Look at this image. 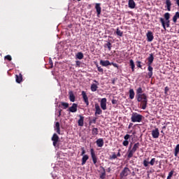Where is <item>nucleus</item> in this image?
Wrapping results in <instances>:
<instances>
[{
  "label": "nucleus",
  "instance_id": "obj_1",
  "mask_svg": "<svg viewBox=\"0 0 179 179\" xmlns=\"http://www.w3.org/2000/svg\"><path fill=\"white\" fill-rule=\"evenodd\" d=\"M137 101L141 103L142 110H146L148 107V95L146 94H143L138 96H136Z\"/></svg>",
  "mask_w": 179,
  "mask_h": 179
},
{
  "label": "nucleus",
  "instance_id": "obj_2",
  "mask_svg": "<svg viewBox=\"0 0 179 179\" xmlns=\"http://www.w3.org/2000/svg\"><path fill=\"white\" fill-rule=\"evenodd\" d=\"M148 78H152L153 76V67H152V64H153V61H155V57L153 56V54H150L149 57H148Z\"/></svg>",
  "mask_w": 179,
  "mask_h": 179
},
{
  "label": "nucleus",
  "instance_id": "obj_3",
  "mask_svg": "<svg viewBox=\"0 0 179 179\" xmlns=\"http://www.w3.org/2000/svg\"><path fill=\"white\" fill-rule=\"evenodd\" d=\"M141 144H139V143H136L134 145L132 149L129 148L128 150V155H127V157L128 159H131V157H132L135 153V152H136V150H138V149H139V146Z\"/></svg>",
  "mask_w": 179,
  "mask_h": 179
},
{
  "label": "nucleus",
  "instance_id": "obj_4",
  "mask_svg": "<svg viewBox=\"0 0 179 179\" xmlns=\"http://www.w3.org/2000/svg\"><path fill=\"white\" fill-rule=\"evenodd\" d=\"M143 116L138 113H133L131 114V122H141Z\"/></svg>",
  "mask_w": 179,
  "mask_h": 179
},
{
  "label": "nucleus",
  "instance_id": "obj_5",
  "mask_svg": "<svg viewBox=\"0 0 179 179\" xmlns=\"http://www.w3.org/2000/svg\"><path fill=\"white\" fill-rule=\"evenodd\" d=\"M99 64L102 66H109V65H113L115 68H118V64H117V63L110 62L108 60H100Z\"/></svg>",
  "mask_w": 179,
  "mask_h": 179
},
{
  "label": "nucleus",
  "instance_id": "obj_6",
  "mask_svg": "<svg viewBox=\"0 0 179 179\" xmlns=\"http://www.w3.org/2000/svg\"><path fill=\"white\" fill-rule=\"evenodd\" d=\"M159 21L162 23V27L164 30H166V27H170V20H166V22H164V18L160 17Z\"/></svg>",
  "mask_w": 179,
  "mask_h": 179
},
{
  "label": "nucleus",
  "instance_id": "obj_7",
  "mask_svg": "<svg viewBox=\"0 0 179 179\" xmlns=\"http://www.w3.org/2000/svg\"><path fill=\"white\" fill-rule=\"evenodd\" d=\"M151 135L154 139H157V138L160 136V131H159V129L155 128V129H152L151 131Z\"/></svg>",
  "mask_w": 179,
  "mask_h": 179
},
{
  "label": "nucleus",
  "instance_id": "obj_8",
  "mask_svg": "<svg viewBox=\"0 0 179 179\" xmlns=\"http://www.w3.org/2000/svg\"><path fill=\"white\" fill-rule=\"evenodd\" d=\"M100 106H101V108H102L103 110H107V99L106 98H103L101 100Z\"/></svg>",
  "mask_w": 179,
  "mask_h": 179
},
{
  "label": "nucleus",
  "instance_id": "obj_9",
  "mask_svg": "<svg viewBox=\"0 0 179 179\" xmlns=\"http://www.w3.org/2000/svg\"><path fill=\"white\" fill-rule=\"evenodd\" d=\"M129 173H131V171L129 170V169L128 167H125L121 172L120 173V176L121 177H127L128 174H129Z\"/></svg>",
  "mask_w": 179,
  "mask_h": 179
},
{
  "label": "nucleus",
  "instance_id": "obj_10",
  "mask_svg": "<svg viewBox=\"0 0 179 179\" xmlns=\"http://www.w3.org/2000/svg\"><path fill=\"white\" fill-rule=\"evenodd\" d=\"M101 114H103V110L100 108L99 103H96L94 115H100Z\"/></svg>",
  "mask_w": 179,
  "mask_h": 179
},
{
  "label": "nucleus",
  "instance_id": "obj_11",
  "mask_svg": "<svg viewBox=\"0 0 179 179\" xmlns=\"http://www.w3.org/2000/svg\"><path fill=\"white\" fill-rule=\"evenodd\" d=\"M146 37L147 41H148L149 43L153 41V38H155V36H153V32L148 31L146 34Z\"/></svg>",
  "mask_w": 179,
  "mask_h": 179
},
{
  "label": "nucleus",
  "instance_id": "obj_12",
  "mask_svg": "<svg viewBox=\"0 0 179 179\" xmlns=\"http://www.w3.org/2000/svg\"><path fill=\"white\" fill-rule=\"evenodd\" d=\"M52 141L53 142V146H57V143L59 141V137L57 134H54L52 137Z\"/></svg>",
  "mask_w": 179,
  "mask_h": 179
},
{
  "label": "nucleus",
  "instance_id": "obj_13",
  "mask_svg": "<svg viewBox=\"0 0 179 179\" xmlns=\"http://www.w3.org/2000/svg\"><path fill=\"white\" fill-rule=\"evenodd\" d=\"M91 157L92 159V162L94 164H96L97 163V157L96 156V153H94V150L91 149Z\"/></svg>",
  "mask_w": 179,
  "mask_h": 179
},
{
  "label": "nucleus",
  "instance_id": "obj_14",
  "mask_svg": "<svg viewBox=\"0 0 179 179\" xmlns=\"http://www.w3.org/2000/svg\"><path fill=\"white\" fill-rule=\"evenodd\" d=\"M82 96H83V99L84 102L85 103L86 106H89V98L87 97V95L86 94V92L82 91Z\"/></svg>",
  "mask_w": 179,
  "mask_h": 179
},
{
  "label": "nucleus",
  "instance_id": "obj_15",
  "mask_svg": "<svg viewBox=\"0 0 179 179\" xmlns=\"http://www.w3.org/2000/svg\"><path fill=\"white\" fill-rule=\"evenodd\" d=\"M100 3H96L95 4V9L96 10V13H97V16L99 17V16H100L101 13V6H100Z\"/></svg>",
  "mask_w": 179,
  "mask_h": 179
},
{
  "label": "nucleus",
  "instance_id": "obj_16",
  "mask_svg": "<svg viewBox=\"0 0 179 179\" xmlns=\"http://www.w3.org/2000/svg\"><path fill=\"white\" fill-rule=\"evenodd\" d=\"M70 113H76L78 111V104L73 103L72 106L69 108Z\"/></svg>",
  "mask_w": 179,
  "mask_h": 179
},
{
  "label": "nucleus",
  "instance_id": "obj_17",
  "mask_svg": "<svg viewBox=\"0 0 179 179\" xmlns=\"http://www.w3.org/2000/svg\"><path fill=\"white\" fill-rule=\"evenodd\" d=\"M96 143L98 148H103L104 146V140L103 138H99L96 140Z\"/></svg>",
  "mask_w": 179,
  "mask_h": 179
},
{
  "label": "nucleus",
  "instance_id": "obj_18",
  "mask_svg": "<svg viewBox=\"0 0 179 179\" xmlns=\"http://www.w3.org/2000/svg\"><path fill=\"white\" fill-rule=\"evenodd\" d=\"M165 3H166L165 8H166L167 10L170 12V10H171V5H172L171 0H166Z\"/></svg>",
  "mask_w": 179,
  "mask_h": 179
},
{
  "label": "nucleus",
  "instance_id": "obj_19",
  "mask_svg": "<svg viewBox=\"0 0 179 179\" xmlns=\"http://www.w3.org/2000/svg\"><path fill=\"white\" fill-rule=\"evenodd\" d=\"M128 5L130 9H135V6H136V3L134 0H129Z\"/></svg>",
  "mask_w": 179,
  "mask_h": 179
},
{
  "label": "nucleus",
  "instance_id": "obj_20",
  "mask_svg": "<svg viewBox=\"0 0 179 179\" xmlns=\"http://www.w3.org/2000/svg\"><path fill=\"white\" fill-rule=\"evenodd\" d=\"M80 119L78 121V127H83L84 125V121H85V117L82 115H79Z\"/></svg>",
  "mask_w": 179,
  "mask_h": 179
},
{
  "label": "nucleus",
  "instance_id": "obj_21",
  "mask_svg": "<svg viewBox=\"0 0 179 179\" xmlns=\"http://www.w3.org/2000/svg\"><path fill=\"white\" fill-rule=\"evenodd\" d=\"M136 97H138V96H142V94H143V90L142 89V87H139L138 88L136 89Z\"/></svg>",
  "mask_w": 179,
  "mask_h": 179
},
{
  "label": "nucleus",
  "instance_id": "obj_22",
  "mask_svg": "<svg viewBox=\"0 0 179 179\" xmlns=\"http://www.w3.org/2000/svg\"><path fill=\"white\" fill-rule=\"evenodd\" d=\"M54 128H55V131H56L57 134H58L59 135H61V129L59 127V122H56Z\"/></svg>",
  "mask_w": 179,
  "mask_h": 179
},
{
  "label": "nucleus",
  "instance_id": "obj_23",
  "mask_svg": "<svg viewBox=\"0 0 179 179\" xmlns=\"http://www.w3.org/2000/svg\"><path fill=\"white\" fill-rule=\"evenodd\" d=\"M87 160H89V155H83V158H82L81 166H85V164H86V162H87Z\"/></svg>",
  "mask_w": 179,
  "mask_h": 179
},
{
  "label": "nucleus",
  "instance_id": "obj_24",
  "mask_svg": "<svg viewBox=\"0 0 179 179\" xmlns=\"http://www.w3.org/2000/svg\"><path fill=\"white\" fill-rule=\"evenodd\" d=\"M69 95L70 101H71V103H75V94H73V92L69 91Z\"/></svg>",
  "mask_w": 179,
  "mask_h": 179
},
{
  "label": "nucleus",
  "instance_id": "obj_25",
  "mask_svg": "<svg viewBox=\"0 0 179 179\" xmlns=\"http://www.w3.org/2000/svg\"><path fill=\"white\" fill-rule=\"evenodd\" d=\"M129 99H131V100H134V99H135V91H134V89L129 90Z\"/></svg>",
  "mask_w": 179,
  "mask_h": 179
},
{
  "label": "nucleus",
  "instance_id": "obj_26",
  "mask_svg": "<svg viewBox=\"0 0 179 179\" xmlns=\"http://www.w3.org/2000/svg\"><path fill=\"white\" fill-rule=\"evenodd\" d=\"M15 80L17 82V83H20L22 82V80H23V77L22 76V74H19V75H16V78Z\"/></svg>",
  "mask_w": 179,
  "mask_h": 179
},
{
  "label": "nucleus",
  "instance_id": "obj_27",
  "mask_svg": "<svg viewBox=\"0 0 179 179\" xmlns=\"http://www.w3.org/2000/svg\"><path fill=\"white\" fill-rule=\"evenodd\" d=\"M179 153V144L176 145L175 149H174V156L175 157H177L178 156Z\"/></svg>",
  "mask_w": 179,
  "mask_h": 179
},
{
  "label": "nucleus",
  "instance_id": "obj_28",
  "mask_svg": "<svg viewBox=\"0 0 179 179\" xmlns=\"http://www.w3.org/2000/svg\"><path fill=\"white\" fill-rule=\"evenodd\" d=\"M177 19H179V12H176L175 15L173 17V23H177Z\"/></svg>",
  "mask_w": 179,
  "mask_h": 179
},
{
  "label": "nucleus",
  "instance_id": "obj_29",
  "mask_svg": "<svg viewBox=\"0 0 179 179\" xmlns=\"http://www.w3.org/2000/svg\"><path fill=\"white\" fill-rule=\"evenodd\" d=\"M129 64H130V66L131 68V71H132V72H134L135 71V63L134 62V61L132 59H130Z\"/></svg>",
  "mask_w": 179,
  "mask_h": 179
},
{
  "label": "nucleus",
  "instance_id": "obj_30",
  "mask_svg": "<svg viewBox=\"0 0 179 179\" xmlns=\"http://www.w3.org/2000/svg\"><path fill=\"white\" fill-rule=\"evenodd\" d=\"M97 89H99V87L97 86V85L96 84H92L91 85V90L92 92H96L97 91Z\"/></svg>",
  "mask_w": 179,
  "mask_h": 179
},
{
  "label": "nucleus",
  "instance_id": "obj_31",
  "mask_svg": "<svg viewBox=\"0 0 179 179\" xmlns=\"http://www.w3.org/2000/svg\"><path fill=\"white\" fill-rule=\"evenodd\" d=\"M116 34L117 36H119V37H122V35L124 34V32H122L121 30H120L119 28L116 29Z\"/></svg>",
  "mask_w": 179,
  "mask_h": 179
},
{
  "label": "nucleus",
  "instance_id": "obj_32",
  "mask_svg": "<svg viewBox=\"0 0 179 179\" xmlns=\"http://www.w3.org/2000/svg\"><path fill=\"white\" fill-rule=\"evenodd\" d=\"M76 58L78 59H83V53L79 52L77 53V55H76Z\"/></svg>",
  "mask_w": 179,
  "mask_h": 179
},
{
  "label": "nucleus",
  "instance_id": "obj_33",
  "mask_svg": "<svg viewBox=\"0 0 179 179\" xmlns=\"http://www.w3.org/2000/svg\"><path fill=\"white\" fill-rule=\"evenodd\" d=\"M92 135H99V129L93 128L92 130Z\"/></svg>",
  "mask_w": 179,
  "mask_h": 179
},
{
  "label": "nucleus",
  "instance_id": "obj_34",
  "mask_svg": "<svg viewBox=\"0 0 179 179\" xmlns=\"http://www.w3.org/2000/svg\"><path fill=\"white\" fill-rule=\"evenodd\" d=\"M96 68L98 69V72H100L101 73H104V70L101 66H99L98 64H96Z\"/></svg>",
  "mask_w": 179,
  "mask_h": 179
},
{
  "label": "nucleus",
  "instance_id": "obj_35",
  "mask_svg": "<svg viewBox=\"0 0 179 179\" xmlns=\"http://www.w3.org/2000/svg\"><path fill=\"white\" fill-rule=\"evenodd\" d=\"M117 154H115V152H113V154L110 156V160H115V159H117Z\"/></svg>",
  "mask_w": 179,
  "mask_h": 179
},
{
  "label": "nucleus",
  "instance_id": "obj_36",
  "mask_svg": "<svg viewBox=\"0 0 179 179\" xmlns=\"http://www.w3.org/2000/svg\"><path fill=\"white\" fill-rule=\"evenodd\" d=\"M164 17L166 20H170V14L169 13H166Z\"/></svg>",
  "mask_w": 179,
  "mask_h": 179
},
{
  "label": "nucleus",
  "instance_id": "obj_37",
  "mask_svg": "<svg viewBox=\"0 0 179 179\" xmlns=\"http://www.w3.org/2000/svg\"><path fill=\"white\" fill-rule=\"evenodd\" d=\"M62 106L64 107V108H68V107H69V103L66 102H62Z\"/></svg>",
  "mask_w": 179,
  "mask_h": 179
},
{
  "label": "nucleus",
  "instance_id": "obj_38",
  "mask_svg": "<svg viewBox=\"0 0 179 179\" xmlns=\"http://www.w3.org/2000/svg\"><path fill=\"white\" fill-rule=\"evenodd\" d=\"M155 162H156V158H152L149 163L150 166H155Z\"/></svg>",
  "mask_w": 179,
  "mask_h": 179
},
{
  "label": "nucleus",
  "instance_id": "obj_39",
  "mask_svg": "<svg viewBox=\"0 0 179 179\" xmlns=\"http://www.w3.org/2000/svg\"><path fill=\"white\" fill-rule=\"evenodd\" d=\"M143 164L144 167H148V166H149L150 163H149V162H148L146 159H145V160L143 161Z\"/></svg>",
  "mask_w": 179,
  "mask_h": 179
},
{
  "label": "nucleus",
  "instance_id": "obj_40",
  "mask_svg": "<svg viewBox=\"0 0 179 179\" xmlns=\"http://www.w3.org/2000/svg\"><path fill=\"white\" fill-rule=\"evenodd\" d=\"M123 146H128V145H129V141H128L127 140H124L122 143Z\"/></svg>",
  "mask_w": 179,
  "mask_h": 179
},
{
  "label": "nucleus",
  "instance_id": "obj_41",
  "mask_svg": "<svg viewBox=\"0 0 179 179\" xmlns=\"http://www.w3.org/2000/svg\"><path fill=\"white\" fill-rule=\"evenodd\" d=\"M106 47L108 48V49L109 51H111V43L108 42V43H106Z\"/></svg>",
  "mask_w": 179,
  "mask_h": 179
},
{
  "label": "nucleus",
  "instance_id": "obj_42",
  "mask_svg": "<svg viewBox=\"0 0 179 179\" xmlns=\"http://www.w3.org/2000/svg\"><path fill=\"white\" fill-rule=\"evenodd\" d=\"M5 59H8V61H12V57L8 55L5 57Z\"/></svg>",
  "mask_w": 179,
  "mask_h": 179
},
{
  "label": "nucleus",
  "instance_id": "obj_43",
  "mask_svg": "<svg viewBox=\"0 0 179 179\" xmlns=\"http://www.w3.org/2000/svg\"><path fill=\"white\" fill-rule=\"evenodd\" d=\"M136 64H137L136 65H137L138 68H142V65H141L142 62L137 61Z\"/></svg>",
  "mask_w": 179,
  "mask_h": 179
},
{
  "label": "nucleus",
  "instance_id": "obj_44",
  "mask_svg": "<svg viewBox=\"0 0 179 179\" xmlns=\"http://www.w3.org/2000/svg\"><path fill=\"white\" fill-rule=\"evenodd\" d=\"M129 138H131V136L129 134H127L124 136V139L125 141H128V139H129Z\"/></svg>",
  "mask_w": 179,
  "mask_h": 179
},
{
  "label": "nucleus",
  "instance_id": "obj_45",
  "mask_svg": "<svg viewBox=\"0 0 179 179\" xmlns=\"http://www.w3.org/2000/svg\"><path fill=\"white\" fill-rule=\"evenodd\" d=\"M81 150H82L81 156H85V154L86 153V150H85L84 148H82Z\"/></svg>",
  "mask_w": 179,
  "mask_h": 179
},
{
  "label": "nucleus",
  "instance_id": "obj_46",
  "mask_svg": "<svg viewBox=\"0 0 179 179\" xmlns=\"http://www.w3.org/2000/svg\"><path fill=\"white\" fill-rule=\"evenodd\" d=\"M173 174H174V171H171L169 173L168 177H173Z\"/></svg>",
  "mask_w": 179,
  "mask_h": 179
},
{
  "label": "nucleus",
  "instance_id": "obj_47",
  "mask_svg": "<svg viewBox=\"0 0 179 179\" xmlns=\"http://www.w3.org/2000/svg\"><path fill=\"white\" fill-rule=\"evenodd\" d=\"M169 87H166L164 88V93H165V94H167V92H169Z\"/></svg>",
  "mask_w": 179,
  "mask_h": 179
},
{
  "label": "nucleus",
  "instance_id": "obj_48",
  "mask_svg": "<svg viewBox=\"0 0 179 179\" xmlns=\"http://www.w3.org/2000/svg\"><path fill=\"white\" fill-rule=\"evenodd\" d=\"M76 63L77 66H80V61H76Z\"/></svg>",
  "mask_w": 179,
  "mask_h": 179
},
{
  "label": "nucleus",
  "instance_id": "obj_49",
  "mask_svg": "<svg viewBox=\"0 0 179 179\" xmlns=\"http://www.w3.org/2000/svg\"><path fill=\"white\" fill-rule=\"evenodd\" d=\"M116 156H117V157H121V153L120 152V151L117 152Z\"/></svg>",
  "mask_w": 179,
  "mask_h": 179
},
{
  "label": "nucleus",
  "instance_id": "obj_50",
  "mask_svg": "<svg viewBox=\"0 0 179 179\" xmlns=\"http://www.w3.org/2000/svg\"><path fill=\"white\" fill-rule=\"evenodd\" d=\"M176 4L179 6V0H176Z\"/></svg>",
  "mask_w": 179,
  "mask_h": 179
},
{
  "label": "nucleus",
  "instance_id": "obj_51",
  "mask_svg": "<svg viewBox=\"0 0 179 179\" xmlns=\"http://www.w3.org/2000/svg\"><path fill=\"white\" fill-rule=\"evenodd\" d=\"M96 118H94L93 120H92V122H93V124H96Z\"/></svg>",
  "mask_w": 179,
  "mask_h": 179
},
{
  "label": "nucleus",
  "instance_id": "obj_52",
  "mask_svg": "<svg viewBox=\"0 0 179 179\" xmlns=\"http://www.w3.org/2000/svg\"><path fill=\"white\" fill-rule=\"evenodd\" d=\"M112 103H113V104H115V100H113V101H112Z\"/></svg>",
  "mask_w": 179,
  "mask_h": 179
},
{
  "label": "nucleus",
  "instance_id": "obj_53",
  "mask_svg": "<svg viewBox=\"0 0 179 179\" xmlns=\"http://www.w3.org/2000/svg\"><path fill=\"white\" fill-rule=\"evenodd\" d=\"M166 179H171V176H167Z\"/></svg>",
  "mask_w": 179,
  "mask_h": 179
},
{
  "label": "nucleus",
  "instance_id": "obj_54",
  "mask_svg": "<svg viewBox=\"0 0 179 179\" xmlns=\"http://www.w3.org/2000/svg\"><path fill=\"white\" fill-rule=\"evenodd\" d=\"M102 176H106V172H103V173H102Z\"/></svg>",
  "mask_w": 179,
  "mask_h": 179
},
{
  "label": "nucleus",
  "instance_id": "obj_55",
  "mask_svg": "<svg viewBox=\"0 0 179 179\" xmlns=\"http://www.w3.org/2000/svg\"><path fill=\"white\" fill-rule=\"evenodd\" d=\"M162 129H166V126H164V127H162Z\"/></svg>",
  "mask_w": 179,
  "mask_h": 179
},
{
  "label": "nucleus",
  "instance_id": "obj_56",
  "mask_svg": "<svg viewBox=\"0 0 179 179\" xmlns=\"http://www.w3.org/2000/svg\"><path fill=\"white\" fill-rule=\"evenodd\" d=\"M59 115H61V110L59 112Z\"/></svg>",
  "mask_w": 179,
  "mask_h": 179
},
{
  "label": "nucleus",
  "instance_id": "obj_57",
  "mask_svg": "<svg viewBox=\"0 0 179 179\" xmlns=\"http://www.w3.org/2000/svg\"><path fill=\"white\" fill-rule=\"evenodd\" d=\"M161 134H164V133L163 132V130L161 131Z\"/></svg>",
  "mask_w": 179,
  "mask_h": 179
},
{
  "label": "nucleus",
  "instance_id": "obj_58",
  "mask_svg": "<svg viewBox=\"0 0 179 179\" xmlns=\"http://www.w3.org/2000/svg\"><path fill=\"white\" fill-rule=\"evenodd\" d=\"M94 82H95V83H98V82L96 80H94Z\"/></svg>",
  "mask_w": 179,
  "mask_h": 179
},
{
  "label": "nucleus",
  "instance_id": "obj_59",
  "mask_svg": "<svg viewBox=\"0 0 179 179\" xmlns=\"http://www.w3.org/2000/svg\"><path fill=\"white\" fill-rule=\"evenodd\" d=\"M50 62L51 64H52V61H50Z\"/></svg>",
  "mask_w": 179,
  "mask_h": 179
},
{
  "label": "nucleus",
  "instance_id": "obj_60",
  "mask_svg": "<svg viewBox=\"0 0 179 179\" xmlns=\"http://www.w3.org/2000/svg\"><path fill=\"white\" fill-rule=\"evenodd\" d=\"M114 83H115V82L114 81H113V84L114 85Z\"/></svg>",
  "mask_w": 179,
  "mask_h": 179
},
{
  "label": "nucleus",
  "instance_id": "obj_61",
  "mask_svg": "<svg viewBox=\"0 0 179 179\" xmlns=\"http://www.w3.org/2000/svg\"><path fill=\"white\" fill-rule=\"evenodd\" d=\"M108 171H110V168L108 169Z\"/></svg>",
  "mask_w": 179,
  "mask_h": 179
},
{
  "label": "nucleus",
  "instance_id": "obj_62",
  "mask_svg": "<svg viewBox=\"0 0 179 179\" xmlns=\"http://www.w3.org/2000/svg\"><path fill=\"white\" fill-rule=\"evenodd\" d=\"M108 171H110V168L108 169Z\"/></svg>",
  "mask_w": 179,
  "mask_h": 179
},
{
  "label": "nucleus",
  "instance_id": "obj_63",
  "mask_svg": "<svg viewBox=\"0 0 179 179\" xmlns=\"http://www.w3.org/2000/svg\"><path fill=\"white\" fill-rule=\"evenodd\" d=\"M78 1H80V0H78Z\"/></svg>",
  "mask_w": 179,
  "mask_h": 179
}]
</instances>
